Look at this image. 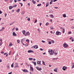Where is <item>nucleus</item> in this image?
Returning a JSON list of instances; mask_svg holds the SVG:
<instances>
[{"mask_svg":"<svg viewBox=\"0 0 74 74\" xmlns=\"http://www.w3.org/2000/svg\"><path fill=\"white\" fill-rule=\"evenodd\" d=\"M25 13V11H23L21 12V15H23V14H24V13Z\"/></svg>","mask_w":74,"mask_h":74,"instance_id":"obj_26","label":"nucleus"},{"mask_svg":"<svg viewBox=\"0 0 74 74\" xmlns=\"http://www.w3.org/2000/svg\"><path fill=\"white\" fill-rule=\"evenodd\" d=\"M51 42H52V43L54 44V42H55V41H54V40H51Z\"/></svg>","mask_w":74,"mask_h":74,"instance_id":"obj_37","label":"nucleus"},{"mask_svg":"<svg viewBox=\"0 0 74 74\" xmlns=\"http://www.w3.org/2000/svg\"><path fill=\"white\" fill-rule=\"evenodd\" d=\"M28 59L29 60H33V58H29Z\"/></svg>","mask_w":74,"mask_h":74,"instance_id":"obj_27","label":"nucleus"},{"mask_svg":"<svg viewBox=\"0 0 74 74\" xmlns=\"http://www.w3.org/2000/svg\"><path fill=\"white\" fill-rule=\"evenodd\" d=\"M12 72H11L10 73H8V74H11V73H12Z\"/></svg>","mask_w":74,"mask_h":74,"instance_id":"obj_62","label":"nucleus"},{"mask_svg":"<svg viewBox=\"0 0 74 74\" xmlns=\"http://www.w3.org/2000/svg\"><path fill=\"white\" fill-rule=\"evenodd\" d=\"M12 34L13 36H16V34H15V32H13Z\"/></svg>","mask_w":74,"mask_h":74,"instance_id":"obj_9","label":"nucleus"},{"mask_svg":"<svg viewBox=\"0 0 74 74\" xmlns=\"http://www.w3.org/2000/svg\"><path fill=\"white\" fill-rule=\"evenodd\" d=\"M73 38L71 37L70 38V40H72V39H73L72 38Z\"/></svg>","mask_w":74,"mask_h":74,"instance_id":"obj_56","label":"nucleus"},{"mask_svg":"<svg viewBox=\"0 0 74 74\" xmlns=\"http://www.w3.org/2000/svg\"><path fill=\"white\" fill-rule=\"evenodd\" d=\"M53 53H54V51H53L52 50H51V53H50V55H53Z\"/></svg>","mask_w":74,"mask_h":74,"instance_id":"obj_3","label":"nucleus"},{"mask_svg":"<svg viewBox=\"0 0 74 74\" xmlns=\"http://www.w3.org/2000/svg\"><path fill=\"white\" fill-rule=\"evenodd\" d=\"M63 46L64 48H67L68 47V45L66 43L64 44L63 45Z\"/></svg>","mask_w":74,"mask_h":74,"instance_id":"obj_2","label":"nucleus"},{"mask_svg":"<svg viewBox=\"0 0 74 74\" xmlns=\"http://www.w3.org/2000/svg\"><path fill=\"white\" fill-rule=\"evenodd\" d=\"M27 20L28 21H30V18H27Z\"/></svg>","mask_w":74,"mask_h":74,"instance_id":"obj_33","label":"nucleus"},{"mask_svg":"<svg viewBox=\"0 0 74 74\" xmlns=\"http://www.w3.org/2000/svg\"><path fill=\"white\" fill-rule=\"evenodd\" d=\"M2 42H1L0 43V45H1L3 44Z\"/></svg>","mask_w":74,"mask_h":74,"instance_id":"obj_44","label":"nucleus"},{"mask_svg":"<svg viewBox=\"0 0 74 74\" xmlns=\"http://www.w3.org/2000/svg\"><path fill=\"white\" fill-rule=\"evenodd\" d=\"M25 45L26 46V47L27 46H28V43L26 44Z\"/></svg>","mask_w":74,"mask_h":74,"instance_id":"obj_51","label":"nucleus"},{"mask_svg":"<svg viewBox=\"0 0 74 74\" xmlns=\"http://www.w3.org/2000/svg\"><path fill=\"white\" fill-rule=\"evenodd\" d=\"M71 34V32H69V34Z\"/></svg>","mask_w":74,"mask_h":74,"instance_id":"obj_49","label":"nucleus"},{"mask_svg":"<svg viewBox=\"0 0 74 74\" xmlns=\"http://www.w3.org/2000/svg\"><path fill=\"white\" fill-rule=\"evenodd\" d=\"M63 15L64 18H66V14H63Z\"/></svg>","mask_w":74,"mask_h":74,"instance_id":"obj_17","label":"nucleus"},{"mask_svg":"<svg viewBox=\"0 0 74 74\" xmlns=\"http://www.w3.org/2000/svg\"><path fill=\"white\" fill-rule=\"evenodd\" d=\"M30 70L31 71H33L34 69L31 66L30 67Z\"/></svg>","mask_w":74,"mask_h":74,"instance_id":"obj_8","label":"nucleus"},{"mask_svg":"<svg viewBox=\"0 0 74 74\" xmlns=\"http://www.w3.org/2000/svg\"><path fill=\"white\" fill-rule=\"evenodd\" d=\"M58 1V0H54L53 1H53L54 2H55V1Z\"/></svg>","mask_w":74,"mask_h":74,"instance_id":"obj_54","label":"nucleus"},{"mask_svg":"<svg viewBox=\"0 0 74 74\" xmlns=\"http://www.w3.org/2000/svg\"><path fill=\"white\" fill-rule=\"evenodd\" d=\"M15 66L16 67H17V68H18V67H19V66L18 65H16Z\"/></svg>","mask_w":74,"mask_h":74,"instance_id":"obj_34","label":"nucleus"},{"mask_svg":"<svg viewBox=\"0 0 74 74\" xmlns=\"http://www.w3.org/2000/svg\"><path fill=\"white\" fill-rule=\"evenodd\" d=\"M41 5V3H40L39 4H38L37 5V6H39L40 7Z\"/></svg>","mask_w":74,"mask_h":74,"instance_id":"obj_22","label":"nucleus"},{"mask_svg":"<svg viewBox=\"0 0 74 74\" xmlns=\"http://www.w3.org/2000/svg\"><path fill=\"white\" fill-rule=\"evenodd\" d=\"M14 1L15 3H16V2H17V1H16V0H14Z\"/></svg>","mask_w":74,"mask_h":74,"instance_id":"obj_61","label":"nucleus"},{"mask_svg":"<svg viewBox=\"0 0 74 74\" xmlns=\"http://www.w3.org/2000/svg\"><path fill=\"white\" fill-rule=\"evenodd\" d=\"M15 28V27H14L13 28L12 30V32H13V30H14Z\"/></svg>","mask_w":74,"mask_h":74,"instance_id":"obj_38","label":"nucleus"},{"mask_svg":"<svg viewBox=\"0 0 74 74\" xmlns=\"http://www.w3.org/2000/svg\"><path fill=\"white\" fill-rule=\"evenodd\" d=\"M41 42H43V43H44L45 42L44 40H42L41 41Z\"/></svg>","mask_w":74,"mask_h":74,"instance_id":"obj_40","label":"nucleus"},{"mask_svg":"<svg viewBox=\"0 0 74 74\" xmlns=\"http://www.w3.org/2000/svg\"><path fill=\"white\" fill-rule=\"evenodd\" d=\"M67 69V67H65V66H64L62 68V70H64V71H65V70H66Z\"/></svg>","mask_w":74,"mask_h":74,"instance_id":"obj_4","label":"nucleus"},{"mask_svg":"<svg viewBox=\"0 0 74 74\" xmlns=\"http://www.w3.org/2000/svg\"><path fill=\"white\" fill-rule=\"evenodd\" d=\"M32 2H33V4H35V3H36V1H34V0H32Z\"/></svg>","mask_w":74,"mask_h":74,"instance_id":"obj_23","label":"nucleus"},{"mask_svg":"<svg viewBox=\"0 0 74 74\" xmlns=\"http://www.w3.org/2000/svg\"><path fill=\"white\" fill-rule=\"evenodd\" d=\"M11 67H12V68L14 67V65H12V64Z\"/></svg>","mask_w":74,"mask_h":74,"instance_id":"obj_55","label":"nucleus"},{"mask_svg":"<svg viewBox=\"0 0 74 74\" xmlns=\"http://www.w3.org/2000/svg\"><path fill=\"white\" fill-rule=\"evenodd\" d=\"M2 13H3V12H1V11L0 10V14H2Z\"/></svg>","mask_w":74,"mask_h":74,"instance_id":"obj_53","label":"nucleus"},{"mask_svg":"<svg viewBox=\"0 0 74 74\" xmlns=\"http://www.w3.org/2000/svg\"><path fill=\"white\" fill-rule=\"evenodd\" d=\"M34 48L35 49H37V45H34L33 46Z\"/></svg>","mask_w":74,"mask_h":74,"instance_id":"obj_11","label":"nucleus"},{"mask_svg":"<svg viewBox=\"0 0 74 74\" xmlns=\"http://www.w3.org/2000/svg\"><path fill=\"white\" fill-rule=\"evenodd\" d=\"M71 29H74V27L72 26V27H71Z\"/></svg>","mask_w":74,"mask_h":74,"instance_id":"obj_42","label":"nucleus"},{"mask_svg":"<svg viewBox=\"0 0 74 74\" xmlns=\"http://www.w3.org/2000/svg\"><path fill=\"white\" fill-rule=\"evenodd\" d=\"M65 29L64 28H63L62 29V32L63 33H64Z\"/></svg>","mask_w":74,"mask_h":74,"instance_id":"obj_20","label":"nucleus"},{"mask_svg":"<svg viewBox=\"0 0 74 74\" xmlns=\"http://www.w3.org/2000/svg\"><path fill=\"white\" fill-rule=\"evenodd\" d=\"M25 36H29V32H26V34H25Z\"/></svg>","mask_w":74,"mask_h":74,"instance_id":"obj_5","label":"nucleus"},{"mask_svg":"<svg viewBox=\"0 0 74 74\" xmlns=\"http://www.w3.org/2000/svg\"><path fill=\"white\" fill-rule=\"evenodd\" d=\"M12 44H11V43L9 44V47H11V46H12Z\"/></svg>","mask_w":74,"mask_h":74,"instance_id":"obj_30","label":"nucleus"},{"mask_svg":"<svg viewBox=\"0 0 74 74\" xmlns=\"http://www.w3.org/2000/svg\"><path fill=\"white\" fill-rule=\"evenodd\" d=\"M57 59H58V58H54L53 59V60H57Z\"/></svg>","mask_w":74,"mask_h":74,"instance_id":"obj_21","label":"nucleus"},{"mask_svg":"<svg viewBox=\"0 0 74 74\" xmlns=\"http://www.w3.org/2000/svg\"><path fill=\"white\" fill-rule=\"evenodd\" d=\"M37 70H42V69H41V68L37 67Z\"/></svg>","mask_w":74,"mask_h":74,"instance_id":"obj_14","label":"nucleus"},{"mask_svg":"<svg viewBox=\"0 0 74 74\" xmlns=\"http://www.w3.org/2000/svg\"><path fill=\"white\" fill-rule=\"evenodd\" d=\"M56 34L57 36H59V35H61V33H60V32L57 31L56 32Z\"/></svg>","mask_w":74,"mask_h":74,"instance_id":"obj_1","label":"nucleus"},{"mask_svg":"<svg viewBox=\"0 0 74 74\" xmlns=\"http://www.w3.org/2000/svg\"><path fill=\"white\" fill-rule=\"evenodd\" d=\"M28 53H31V52H33V50H28Z\"/></svg>","mask_w":74,"mask_h":74,"instance_id":"obj_13","label":"nucleus"},{"mask_svg":"<svg viewBox=\"0 0 74 74\" xmlns=\"http://www.w3.org/2000/svg\"><path fill=\"white\" fill-rule=\"evenodd\" d=\"M41 61H38L37 62V64H39V65H41Z\"/></svg>","mask_w":74,"mask_h":74,"instance_id":"obj_6","label":"nucleus"},{"mask_svg":"<svg viewBox=\"0 0 74 74\" xmlns=\"http://www.w3.org/2000/svg\"><path fill=\"white\" fill-rule=\"evenodd\" d=\"M40 51H43L44 50V49H42V48H40Z\"/></svg>","mask_w":74,"mask_h":74,"instance_id":"obj_50","label":"nucleus"},{"mask_svg":"<svg viewBox=\"0 0 74 74\" xmlns=\"http://www.w3.org/2000/svg\"><path fill=\"white\" fill-rule=\"evenodd\" d=\"M12 8H13V7L12 6H10L9 7V8L10 10H11V9H12Z\"/></svg>","mask_w":74,"mask_h":74,"instance_id":"obj_18","label":"nucleus"},{"mask_svg":"<svg viewBox=\"0 0 74 74\" xmlns=\"http://www.w3.org/2000/svg\"><path fill=\"white\" fill-rule=\"evenodd\" d=\"M54 71H55V72H57V68L56 69H54Z\"/></svg>","mask_w":74,"mask_h":74,"instance_id":"obj_24","label":"nucleus"},{"mask_svg":"<svg viewBox=\"0 0 74 74\" xmlns=\"http://www.w3.org/2000/svg\"><path fill=\"white\" fill-rule=\"evenodd\" d=\"M25 38H24L23 39H22L21 40V42L23 43V41H25Z\"/></svg>","mask_w":74,"mask_h":74,"instance_id":"obj_12","label":"nucleus"},{"mask_svg":"<svg viewBox=\"0 0 74 74\" xmlns=\"http://www.w3.org/2000/svg\"><path fill=\"white\" fill-rule=\"evenodd\" d=\"M7 14H6V13L5 14V17H6V16H7Z\"/></svg>","mask_w":74,"mask_h":74,"instance_id":"obj_41","label":"nucleus"},{"mask_svg":"<svg viewBox=\"0 0 74 74\" xmlns=\"http://www.w3.org/2000/svg\"><path fill=\"white\" fill-rule=\"evenodd\" d=\"M34 66H36V62H34Z\"/></svg>","mask_w":74,"mask_h":74,"instance_id":"obj_36","label":"nucleus"},{"mask_svg":"<svg viewBox=\"0 0 74 74\" xmlns=\"http://www.w3.org/2000/svg\"><path fill=\"white\" fill-rule=\"evenodd\" d=\"M38 31L39 32H40V29H38Z\"/></svg>","mask_w":74,"mask_h":74,"instance_id":"obj_52","label":"nucleus"},{"mask_svg":"<svg viewBox=\"0 0 74 74\" xmlns=\"http://www.w3.org/2000/svg\"><path fill=\"white\" fill-rule=\"evenodd\" d=\"M49 44H51V41H49Z\"/></svg>","mask_w":74,"mask_h":74,"instance_id":"obj_47","label":"nucleus"},{"mask_svg":"<svg viewBox=\"0 0 74 74\" xmlns=\"http://www.w3.org/2000/svg\"><path fill=\"white\" fill-rule=\"evenodd\" d=\"M42 64L43 65H45V62L44 61H42Z\"/></svg>","mask_w":74,"mask_h":74,"instance_id":"obj_29","label":"nucleus"},{"mask_svg":"<svg viewBox=\"0 0 74 74\" xmlns=\"http://www.w3.org/2000/svg\"><path fill=\"white\" fill-rule=\"evenodd\" d=\"M17 42L18 43H19L20 42V40H17Z\"/></svg>","mask_w":74,"mask_h":74,"instance_id":"obj_32","label":"nucleus"},{"mask_svg":"<svg viewBox=\"0 0 74 74\" xmlns=\"http://www.w3.org/2000/svg\"><path fill=\"white\" fill-rule=\"evenodd\" d=\"M29 39H27L26 40V41L27 42L28 44L29 43Z\"/></svg>","mask_w":74,"mask_h":74,"instance_id":"obj_31","label":"nucleus"},{"mask_svg":"<svg viewBox=\"0 0 74 74\" xmlns=\"http://www.w3.org/2000/svg\"><path fill=\"white\" fill-rule=\"evenodd\" d=\"M17 6V5H14L13 6V8L14 7H16Z\"/></svg>","mask_w":74,"mask_h":74,"instance_id":"obj_25","label":"nucleus"},{"mask_svg":"<svg viewBox=\"0 0 74 74\" xmlns=\"http://www.w3.org/2000/svg\"><path fill=\"white\" fill-rule=\"evenodd\" d=\"M7 69H10V65L8 66H7Z\"/></svg>","mask_w":74,"mask_h":74,"instance_id":"obj_28","label":"nucleus"},{"mask_svg":"<svg viewBox=\"0 0 74 74\" xmlns=\"http://www.w3.org/2000/svg\"><path fill=\"white\" fill-rule=\"evenodd\" d=\"M49 67H51L52 65H51L49 64Z\"/></svg>","mask_w":74,"mask_h":74,"instance_id":"obj_63","label":"nucleus"},{"mask_svg":"<svg viewBox=\"0 0 74 74\" xmlns=\"http://www.w3.org/2000/svg\"><path fill=\"white\" fill-rule=\"evenodd\" d=\"M48 4H49V2H47V3L46 5V7H48V6L49 5Z\"/></svg>","mask_w":74,"mask_h":74,"instance_id":"obj_19","label":"nucleus"},{"mask_svg":"<svg viewBox=\"0 0 74 74\" xmlns=\"http://www.w3.org/2000/svg\"><path fill=\"white\" fill-rule=\"evenodd\" d=\"M16 31H18V28H16Z\"/></svg>","mask_w":74,"mask_h":74,"instance_id":"obj_58","label":"nucleus"},{"mask_svg":"<svg viewBox=\"0 0 74 74\" xmlns=\"http://www.w3.org/2000/svg\"><path fill=\"white\" fill-rule=\"evenodd\" d=\"M19 11H20V9H17L16 10V12L18 13V12H19Z\"/></svg>","mask_w":74,"mask_h":74,"instance_id":"obj_15","label":"nucleus"},{"mask_svg":"<svg viewBox=\"0 0 74 74\" xmlns=\"http://www.w3.org/2000/svg\"><path fill=\"white\" fill-rule=\"evenodd\" d=\"M37 21V19L35 20L34 21V23H36Z\"/></svg>","mask_w":74,"mask_h":74,"instance_id":"obj_43","label":"nucleus"},{"mask_svg":"<svg viewBox=\"0 0 74 74\" xmlns=\"http://www.w3.org/2000/svg\"><path fill=\"white\" fill-rule=\"evenodd\" d=\"M48 24H49V23H46V26H47V25H48Z\"/></svg>","mask_w":74,"mask_h":74,"instance_id":"obj_48","label":"nucleus"},{"mask_svg":"<svg viewBox=\"0 0 74 74\" xmlns=\"http://www.w3.org/2000/svg\"><path fill=\"white\" fill-rule=\"evenodd\" d=\"M71 41L72 42H73V41H74V39H72Z\"/></svg>","mask_w":74,"mask_h":74,"instance_id":"obj_57","label":"nucleus"},{"mask_svg":"<svg viewBox=\"0 0 74 74\" xmlns=\"http://www.w3.org/2000/svg\"><path fill=\"white\" fill-rule=\"evenodd\" d=\"M54 53V54L55 55H58V53L56 52H55Z\"/></svg>","mask_w":74,"mask_h":74,"instance_id":"obj_45","label":"nucleus"},{"mask_svg":"<svg viewBox=\"0 0 74 74\" xmlns=\"http://www.w3.org/2000/svg\"><path fill=\"white\" fill-rule=\"evenodd\" d=\"M50 16L51 18H54V16L53 14H50Z\"/></svg>","mask_w":74,"mask_h":74,"instance_id":"obj_10","label":"nucleus"},{"mask_svg":"<svg viewBox=\"0 0 74 74\" xmlns=\"http://www.w3.org/2000/svg\"><path fill=\"white\" fill-rule=\"evenodd\" d=\"M72 69H73V68H74V63H73L72 64Z\"/></svg>","mask_w":74,"mask_h":74,"instance_id":"obj_16","label":"nucleus"},{"mask_svg":"<svg viewBox=\"0 0 74 74\" xmlns=\"http://www.w3.org/2000/svg\"><path fill=\"white\" fill-rule=\"evenodd\" d=\"M23 71V72H24V73H25V71H26V69H24L22 70Z\"/></svg>","mask_w":74,"mask_h":74,"instance_id":"obj_35","label":"nucleus"},{"mask_svg":"<svg viewBox=\"0 0 74 74\" xmlns=\"http://www.w3.org/2000/svg\"><path fill=\"white\" fill-rule=\"evenodd\" d=\"M50 21H51V22H52V19H51L50 20Z\"/></svg>","mask_w":74,"mask_h":74,"instance_id":"obj_64","label":"nucleus"},{"mask_svg":"<svg viewBox=\"0 0 74 74\" xmlns=\"http://www.w3.org/2000/svg\"><path fill=\"white\" fill-rule=\"evenodd\" d=\"M52 1H51L50 2V4H52Z\"/></svg>","mask_w":74,"mask_h":74,"instance_id":"obj_46","label":"nucleus"},{"mask_svg":"<svg viewBox=\"0 0 74 74\" xmlns=\"http://www.w3.org/2000/svg\"><path fill=\"white\" fill-rule=\"evenodd\" d=\"M0 40L1 41V42H2V39L0 38Z\"/></svg>","mask_w":74,"mask_h":74,"instance_id":"obj_59","label":"nucleus"},{"mask_svg":"<svg viewBox=\"0 0 74 74\" xmlns=\"http://www.w3.org/2000/svg\"><path fill=\"white\" fill-rule=\"evenodd\" d=\"M22 33H23V34L25 36V34L26 33V31L25 30H23Z\"/></svg>","mask_w":74,"mask_h":74,"instance_id":"obj_7","label":"nucleus"},{"mask_svg":"<svg viewBox=\"0 0 74 74\" xmlns=\"http://www.w3.org/2000/svg\"><path fill=\"white\" fill-rule=\"evenodd\" d=\"M4 55H7V53H4Z\"/></svg>","mask_w":74,"mask_h":74,"instance_id":"obj_60","label":"nucleus"},{"mask_svg":"<svg viewBox=\"0 0 74 74\" xmlns=\"http://www.w3.org/2000/svg\"><path fill=\"white\" fill-rule=\"evenodd\" d=\"M50 29H51V30L53 29V27H50Z\"/></svg>","mask_w":74,"mask_h":74,"instance_id":"obj_39","label":"nucleus"}]
</instances>
